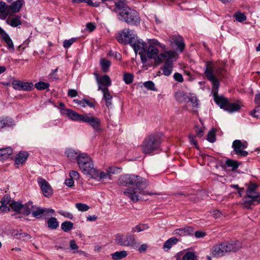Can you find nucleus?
<instances>
[{
  "label": "nucleus",
  "mask_w": 260,
  "mask_h": 260,
  "mask_svg": "<svg viewBox=\"0 0 260 260\" xmlns=\"http://www.w3.org/2000/svg\"><path fill=\"white\" fill-rule=\"evenodd\" d=\"M188 96L182 90H179L175 93V98L176 101L179 103H187Z\"/></svg>",
  "instance_id": "cd10ccee"
},
{
  "label": "nucleus",
  "mask_w": 260,
  "mask_h": 260,
  "mask_svg": "<svg viewBox=\"0 0 260 260\" xmlns=\"http://www.w3.org/2000/svg\"><path fill=\"white\" fill-rule=\"evenodd\" d=\"M24 4V0H17L13 2L11 5H10L11 13H16L19 12Z\"/></svg>",
  "instance_id": "393cba45"
},
{
  "label": "nucleus",
  "mask_w": 260,
  "mask_h": 260,
  "mask_svg": "<svg viewBox=\"0 0 260 260\" xmlns=\"http://www.w3.org/2000/svg\"><path fill=\"white\" fill-rule=\"evenodd\" d=\"M247 143L246 142H242L239 140H236L234 141L232 144V147L234 151L238 156L244 157L248 155V152L245 150L244 149L247 147Z\"/></svg>",
  "instance_id": "9d476101"
},
{
  "label": "nucleus",
  "mask_w": 260,
  "mask_h": 260,
  "mask_svg": "<svg viewBox=\"0 0 260 260\" xmlns=\"http://www.w3.org/2000/svg\"><path fill=\"white\" fill-rule=\"evenodd\" d=\"M224 243L227 253L230 252H236L242 247L241 244L238 241H232Z\"/></svg>",
  "instance_id": "6ab92c4d"
},
{
  "label": "nucleus",
  "mask_w": 260,
  "mask_h": 260,
  "mask_svg": "<svg viewBox=\"0 0 260 260\" xmlns=\"http://www.w3.org/2000/svg\"><path fill=\"white\" fill-rule=\"evenodd\" d=\"M100 64L101 66L102 71L106 73L108 71L109 67H110V66L111 64V62L110 60H109L106 58H102L101 59Z\"/></svg>",
  "instance_id": "58836bf2"
},
{
  "label": "nucleus",
  "mask_w": 260,
  "mask_h": 260,
  "mask_svg": "<svg viewBox=\"0 0 260 260\" xmlns=\"http://www.w3.org/2000/svg\"><path fill=\"white\" fill-rule=\"evenodd\" d=\"M77 163L80 169L85 174L93 175L97 174L91 158L85 153L79 154Z\"/></svg>",
  "instance_id": "0eeeda50"
},
{
  "label": "nucleus",
  "mask_w": 260,
  "mask_h": 260,
  "mask_svg": "<svg viewBox=\"0 0 260 260\" xmlns=\"http://www.w3.org/2000/svg\"><path fill=\"white\" fill-rule=\"evenodd\" d=\"M225 165L228 167L232 168L233 170H235L238 168L239 165L237 161L231 159H228L226 160Z\"/></svg>",
  "instance_id": "a18cd8bd"
},
{
  "label": "nucleus",
  "mask_w": 260,
  "mask_h": 260,
  "mask_svg": "<svg viewBox=\"0 0 260 260\" xmlns=\"http://www.w3.org/2000/svg\"><path fill=\"white\" fill-rule=\"evenodd\" d=\"M66 114L72 120L82 122L84 114H79L76 111L67 109L66 110Z\"/></svg>",
  "instance_id": "aec40b11"
},
{
  "label": "nucleus",
  "mask_w": 260,
  "mask_h": 260,
  "mask_svg": "<svg viewBox=\"0 0 260 260\" xmlns=\"http://www.w3.org/2000/svg\"><path fill=\"white\" fill-rule=\"evenodd\" d=\"M73 228V223L69 221H65L61 224V228L64 232H68Z\"/></svg>",
  "instance_id": "37998d69"
},
{
  "label": "nucleus",
  "mask_w": 260,
  "mask_h": 260,
  "mask_svg": "<svg viewBox=\"0 0 260 260\" xmlns=\"http://www.w3.org/2000/svg\"><path fill=\"white\" fill-rule=\"evenodd\" d=\"M64 183L67 186L69 187H72L74 185V181L71 178L69 179H67L65 180Z\"/></svg>",
  "instance_id": "0e129e2a"
},
{
  "label": "nucleus",
  "mask_w": 260,
  "mask_h": 260,
  "mask_svg": "<svg viewBox=\"0 0 260 260\" xmlns=\"http://www.w3.org/2000/svg\"><path fill=\"white\" fill-rule=\"evenodd\" d=\"M58 213L60 214L61 215L68 218L69 219H72L73 218V215L72 213L70 212H66L62 211H58Z\"/></svg>",
  "instance_id": "052dcab7"
},
{
  "label": "nucleus",
  "mask_w": 260,
  "mask_h": 260,
  "mask_svg": "<svg viewBox=\"0 0 260 260\" xmlns=\"http://www.w3.org/2000/svg\"><path fill=\"white\" fill-rule=\"evenodd\" d=\"M129 45L132 47L136 53H139L142 63L147 64V57L145 54V50L147 44L142 40L138 39L136 36L133 37L129 41Z\"/></svg>",
  "instance_id": "6e6552de"
},
{
  "label": "nucleus",
  "mask_w": 260,
  "mask_h": 260,
  "mask_svg": "<svg viewBox=\"0 0 260 260\" xmlns=\"http://www.w3.org/2000/svg\"><path fill=\"white\" fill-rule=\"evenodd\" d=\"M77 40V38H73L69 40H66L63 42V46L64 48H69Z\"/></svg>",
  "instance_id": "864d4df0"
},
{
  "label": "nucleus",
  "mask_w": 260,
  "mask_h": 260,
  "mask_svg": "<svg viewBox=\"0 0 260 260\" xmlns=\"http://www.w3.org/2000/svg\"><path fill=\"white\" fill-rule=\"evenodd\" d=\"M193 229L191 226H185L182 228L178 229L174 231L175 234L181 236L191 235L193 234Z\"/></svg>",
  "instance_id": "b1692460"
},
{
  "label": "nucleus",
  "mask_w": 260,
  "mask_h": 260,
  "mask_svg": "<svg viewBox=\"0 0 260 260\" xmlns=\"http://www.w3.org/2000/svg\"><path fill=\"white\" fill-rule=\"evenodd\" d=\"M182 260H198V258L195 252L188 251L183 255Z\"/></svg>",
  "instance_id": "c03bdc74"
},
{
  "label": "nucleus",
  "mask_w": 260,
  "mask_h": 260,
  "mask_svg": "<svg viewBox=\"0 0 260 260\" xmlns=\"http://www.w3.org/2000/svg\"><path fill=\"white\" fill-rule=\"evenodd\" d=\"M68 95L71 98H74L78 95L77 91L73 89H70L68 91Z\"/></svg>",
  "instance_id": "e2e57ef3"
},
{
  "label": "nucleus",
  "mask_w": 260,
  "mask_h": 260,
  "mask_svg": "<svg viewBox=\"0 0 260 260\" xmlns=\"http://www.w3.org/2000/svg\"><path fill=\"white\" fill-rule=\"evenodd\" d=\"M134 76L130 73H125L123 74V80L127 84L132 83L133 81Z\"/></svg>",
  "instance_id": "09e8293b"
},
{
  "label": "nucleus",
  "mask_w": 260,
  "mask_h": 260,
  "mask_svg": "<svg viewBox=\"0 0 260 260\" xmlns=\"http://www.w3.org/2000/svg\"><path fill=\"white\" fill-rule=\"evenodd\" d=\"M215 133V132L214 130H211L208 133L207 140L209 142L211 143H213L215 141L216 138Z\"/></svg>",
  "instance_id": "603ef678"
},
{
  "label": "nucleus",
  "mask_w": 260,
  "mask_h": 260,
  "mask_svg": "<svg viewBox=\"0 0 260 260\" xmlns=\"http://www.w3.org/2000/svg\"><path fill=\"white\" fill-rule=\"evenodd\" d=\"M211 213L215 218H220L222 215V213L218 210H214L211 212Z\"/></svg>",
  "instance_id": "680f3d73"
},
{
  "label": "nucleus",
  "mask_w": 260,
  "mask_h": 260,
  "mask_svg": "<svg viewBox=\"0 0 260 260\" xmlns=\"http://www.w3.org/2000/svg\"><path fill=\"white\" fill-rule=\"evenodd\" d=\"M173 58L167 57L165 59L166 61L165 62L164 66L161 68L162 74L166 76H169L172 72L173 63L171 61Z\"/></svg>",
  "instance_id": "412c9836"
},
{
  "label": "nucleus",
  "mask_w": 260,
  "mask_h": 260,
  "mask_svg": "<svg viewBox=\"0 0 260 260\" xmlns=\"http://www.w3.org/2000/svg\"><path fill=\"white\" fill-rule=\"evenodd\" d=\"M206 235V233L201 231H197L194 233V236L197 238H203Z\"/></svg>",
  "instance_id": "338daca9"
},
{
  "label": "nucleus",
  "mask_w": 260,
  "mask_h": 260,
  "mask_svg": "<svg viewBox=\"0 0 260 260\" xmlns=\"http://www.w3.org/2000/svg\"><path fill=\"white\" fill-rule=\"evenodd\" d=\"M189 102L191 103L193 107H198L199 103L197 98L196 96L188 97V102Z\"/></svg>",
  "instance_id": "6e6d98bb"
},
{
  "label": "nucleus",
  "mask_w": 260,
  "mask_h": 260,
  "mask_svg": "<svg viewBox=\"0 0 260 260\" xmlns=\"http://www.w3.org/2000/svg\"><path fill=\"white\" fill-rule=\"evenodd\" d=\"M70 176L73 180H78L80 177L79 174L77 171L74 170H72L70 172Z\"/></svg>",
  "instance_id": "bf43d9fd"
},
{
  "label": "nucleus",
  "mask_w": 260,
  "mask_h": 260,
  "mask_svg": "<svg viewBox=\"0 0 260 260\" xmlns=\"http://www.w3.org/2000/svg\"><path fill=\"white\" fill-rule=\"evenodd\" d=\"M103 99L105 101L106 107L108 108L112 107V99L113 96L111 95L109 90L103 91Z\"/></svg>",
  "instance_id": "bb28decb"
},
{
  "label": "nucleus",
  "mask_w": 260,
  "mask_h": 260,
  "mask_svg": "<svg viewBox=\"0 0 260 260\" xmlns=\"http://www.w3.org/2000/svg\"><path fill=\"white\" fill-rule=\"evenodd\" d=\"M14 89L18 90L31 91L34 88L32 83L24 82L19 80H14L12 83Z\"/></svg>",
  "instance_id": "ddd939ff"
},
{
  "label": "nucleus",
  "mask_w": 260,
  "mask_h": 260,
  "mask_svg": "<svg viewBox=\"0 0 260 260\" xmlns=\"http://www.w3.org/2000/svg\"><path fill=\"white\" fill-rule=\"evenodd\" d=\"M234 17L236 20L240 22H243L246 19V17L244 13L240 12H236L234 15Z\"/></svg>",
  "instance_id": "3c124183"
},
{
  "label": "nucleus",
  "mask_w": 260,
  "mask_h": 260,
  "mask_svg": "<svg viewBox=\"0 0 260 260\" xmlns=\"http://www.w3.org/2000/svg\"><path fill=\"white\" fill-rule=\"evenodd\" d=\"M82 122L89 124L94 131H99L101 129V120L99 118L93 116L90 114H84Z\"/></svg>",
  "instance_id": "9b49d317"
},
{
  "label": "nucleus",
  "mask_w": 260,
  "mask_h": 260,
  "mask_svg": "<svg viewBox=\"0 0 260 260\" xmlns=\"http://www.w3.org/2000/svg\"><path fill=\"white\" fill-rule=\"evenodd\" d=\"M257 188L258 185L254 183H250L248 185L246 195L243 199L244 208L250 209L255 202L258 201L259 193L257 191Z\"/></svg>",
  "instance_id": "39448f33"
},
{
  "label": "nucleus",
  "mask_w": 260,
  "mask_h": 260,
  "mask_svg": "<svg viewBox=\"0 0 260 260\" xmlns=\"http://www.w3.org/2000/svg\"><path fill=\"white\" fill-rule=\"evenodd\" d=\"M224 69L222 67L215 66L213 62H207L204 74L207 79L212 83V92L214 100L220 108L224 109L228 106L229 101L223 96H218V91L219 87V79L223 75Z\"/></svg>",
  "instance_id": "f03ea898"
},
{
  "label": "nucleus",
  "mask_w": 260,
  "mask_h": 260,
  "mask_svg": "<svg viewBox=\"0 0 260 260\" xmlns=\"http://www.w3.org/2000/svg\"><path fill=\"white\" fill-rule=\"evenodd\" d=\"M178 242V239L175 237L170 238L167 240L164 245L163 248L166 250L170 249L173 245L175 244Z\"/></svg>",
  "instance_id": "ea45409f"
},
{
  "label": "nucleus",
  "mask_w": 260,
  "mask_h": 260,
  "mask_svg": "<svg viewBox=\"0 0 260 260\" xmlns=\"http://www.w3.org/2000/svg\"><path fill=\"white\" fill-rule=\"evenodd\" d=\"M12 13L11 16H9L6 20V23L8 25L13 27H17L21 25L22 23L21 21V16L17 15H13Z\"/></svg>",
  "instance_id": "a211bd4d"
},
{
  "label": "nucleus",
  "mask_w": 260,
  "mask_h": 260,
  "mask_svg": "<svg viewBox=\"0 0 260 260\" xmlns=\"http://www.w3.org/2000/svg\"><path fill=\"white\" fill-rule=\"evenodd\" d=\"M127 255V251L125 250L116 251L111 254L112 257L114 260H119L125 257Z\"/></svg>",
  "instance_id": "4c0bfd02"
},
{
  "label": "nucleus",
  "mask_w": 260,
  "mask_h": 260,
  "mask_svg": "<svg viewBox=\"0 0 260 260\" xmlns=\"http://www.w3.org/2000/svg\"><path fill=\"white\" fill-rule=\"evenodd\" d=\"M96 80L98 85V90L102 91L109 90L108 87L111 85V80L108 75H104L101 78L96 75Z\"/></svg>",
  "instance_id": "f8f14e48"
},
{
  "label": "nucleus",
  "mask_w": 260,
  "mask_h": 260,
  "mask_svg": "<svg viewBox=\"0 0 260 260\" xmlns=\"http://www.w3.org/2000/svg\"><path fill=\"white\" fill-rule=\"evenodd\" d=\"M10 207H11L16 212H20L21 209L23 208V205L18 202L12 201L11 204H10Z\"/></svg>",
  "instance_id": "de8ad7c7"
},
{
  "label": "nucleus",
  "mask_w": 260,
  "mask_h": 260,
  "mask_svg": "<svg viewBox=\"0 0 260 260\" xmlns=\"http://www.w3.org/2000/svg\"><path fill=\"white\" fill-rule=\"evenodd\" d=\"M54 213L52 209L37 207L36 210H32V216L34 217L39 219L44 216H49Z\"/></svg>",
  "instance_id": "4468645a"
},
{
  "label": "nucleus",
  "mask_w": 260,
  "mask_h": 260,
  "mask_svg": "<svg viewBox=\"0 0 260 260\" xmlns=\"http://www.w3.org/2000/svg\"><path fill=\"white\" fill-rule=\"evenodd\" d=\"M115 241L118 245L122 246H134L136 244L135 236L129 233L116 235Z\"/></svg>",
  "instance_id": "1a4fd4ad"
},
{
  "label": "nucleus",
  "mask_w": 260,
  "mask_h": 260,
  "mask_svg": "<svg viewBox=\"0 0 260 260\" xmlns=\"http://www.w3.org/2000/svg\"><path fill=\"white\" fill-rule=\"evenodd\" d=\"M213 256L220 257L227 254L224 242L214 245L211 249Z\"/></svg>",
  "instance_id": "dca6fc26"
},
{
  "label": "nucleus",
  "mask_w": 260,
  "mask_h": 260,
  "mask_svg": "<svg viewBox=\"0 0 260 260\" xmlns=\"http://www.w3.org/2000/svg\"><path fill=\"white\" fill-rule=\"evenodd\" d=\"M173 77L174 80L176 81H178V82L182 83L183 81V77L182 74L180 73H175L173 76Z\"/></svg>",
  "instance_id": "13d9d810"
},
{
  "label": "nucleus",
  "mask_w": 260,
  "mask_h": 260,
  "mask_svg": "<svg viewBox=\"0 0 260 260\" xmlns=\"http://www.w3.org/2000/svg\"><path fill=\"white\" fill-rule=\"evenodd\" d=\"M161 143V139L157 134H151L147 137L142 145V150L145 154L151 153L159 149Z\"/></svg>",
  "instance_id": "423d86ee"
},
{
  "label": "nucleus",
  "mask_w": 260,
  "mask_h": 260,
  "mask_svg": "<svg viewBox=\"0 0 260 260\" xmlns=\"http://www.w3.org/2000/svg\"><path fill=\"white\" fill-rule=\"evenodd\" d=\"M12 235L15 239L22 240H27L31 238L30 235L22 232V231L14 230L12 232Z\"/></svg>",
  "instance_id": "a878e982"
},
{
  "label": "nucleus",
  "mask_w": 260,
  "mask_h": 260,
  "mask_svg": "<svg viewBox=\"0 0 260 260\" xmlns=\"http://www.w3.org/2000/svg\"><path fill=\"white\" fill-rule=\"evenodd\" d=\"M65 153L68 158L71 160H74L76 159L77 161L78 155L81 153H79L78 151H75L72 149L69 148L66 150Z\"/></svg>",
  "instance_id": "473e14b6"
},
{
  "label": "nucleus",
  "mask_w": 260,
  "mask_h": 260,
  "mask_svg": "<svg viewBox=\"0 0 260 260\" xmlns=\"http://www.w3.org/2000/svg\"><path fill=\"white\" fill-rule=\"evenodd\" d=\"M240 108V106L237 103H230L229 102L228 106L224 108V110L230 113H233L238 111Z\"/></svg>",
  "instance_id": "f704fd0d"
},
{
  "label": "nucleus",
  "mask_w": 260,
  "mask_h": 260,
  "mask_svg": "<svg viewBox=\"0 0 260 260\" xmlns=\"http://www.w3.org/2000/svg\"><path fill=\"white\" fill-rule=\"evenodd\" d=\"M13 153V150L11 147L0 149V160L8 158Z\"/></svg>",
  "instance_id": "2f4dec72"
},
{
  "label": "nucleus",
  "mask_w": 260,
  "mask_h": 260,
  "mask_svg": "<svg viewBox=\"0 0 260 260\" xmlns=\"http://www.w3.org/2000/svg\"><path fill=\"white\" fill-rule=\"evenodd\" d=\"M12 200L8 195H5L1 201L0 210L2 211L8 212L10 211V204Z\"/></svg>",
  "instance_id": "4be33fe9"
},
{
  "label": "nucleus",
  "mask_w": 260,
  "mask_h": 260,
  "mask_svg": "<svg viewBox=\"0 0 260 260\" xmlns=\"http://www.w3.org/2000/svg\"><path fill=\"white\" fill-rule=\"evenodd\" d=\"M255 103L257 106L250 112V115L253 117L258 118L259 117V103H260V94H257L255 95Z\"/></svg>",
  "instance_id": "7c9ffc66"
},
{
  "label": "nucleus",
  "mask_w": 260,
  "mask_h": 260,
  "mask_svg": "<svg viewBox=\"0 0 260 260\" xmlns=\"http://www.w3.org/2000/svg\"><path fill=\"white\" fill-rule=\"evenodd\" d=\"M99 177L101 179H111V175L107 172H101L99 174Z\"/></svg>",
  "instance_id": "4d7b16f0"
},
{
  "label": "nucleus",
  "mask_w": 260,
  "mask_h": 260,
  "mask_svg": "<svg viewBox=\"0 0 260 260\" xmlns=\"http://www.w3.org/2000/svg\"><path fill=\"white\" fill-rule=\"evenodd\" d=\"M144 86L149 90H155V85L152 81H148L144 82Z\"/></svg>",
  "instance_id": "5fc2aeb1"
},
{
  "label": "nucleus",
  "mask_w": 260,
  "mask_h": 260,
  "mask_svg": "<svg viewBox=\"0 0 260 260\" xmlns=\"http://www.w3.org/2000/svg\"><path fill=\"white\" fill-rule=\"evenodd\" d=\"M34 208L32 202H29L23 205V208L21 209L20 212L24 215H28L31 213H32Z\"/></svg>",
  "instance_id": "72a5a7b5"
},
{
  "label": "nucleus",
  "mask_w": 260,
  "mask_h": 260,
  "mask_svg": "<svg viewBox=\"0 0 260 260\" xmlns=\"http://www.w3.org/2000/svg\"><path fill=\"white\" fill-rule=\"evenodd\" d=\"M6 36L3 38L5 43L7 44V46L8 49L11 52L14 51V46L12 40L10 38L9 35H5Z\"/></svg>",
  "instance_id": "79ce46f5"
},
{
  "label": "nucleus",
  "mask_w": 260,
  "mask_h": 260,
  "mask_svg": "<svg viewBox=\"0 0 260 260\" xmlns=\"http://www.w3.org/2000/svg\"><path fill=\"white\" fill-rule=\"evenodd\" d=\"M149 226L147 224H139L136 226L133 227L132 229V232H140L143 231L147 230L149 229Z\"/></svg>",
  "instance_id": "a19ab883"
},
{
  "label": "nucleus",
  "mask_w": 260,
  "mask_h": 260,
  "mask_svg": "<svg viewBox=\"0 0 260 260\" xmlns=\"http://www.w3.org/2000/svg\"><path fill=\"white\" fill-rule=\"evenodd\" d=\"M86 28L91 32L94 30L95 25L94 23L89 22L86 24Z\"/></svg>",
  "instance_id": "69168bd1"
},
{
  "label": "nucleus",
  "mask_w": 260,
  "mask_h": 260,
  "mask_svg": "<svg viewBox=\"0 0 260 260\" xmlns=\"http://www.w3.org/2000/svg\"><path fill=\"white\" fill-rule=\"evenodd\" d=\"M0 13L4 15V19L8 16H11L10 6L6 4L5 2H0Z\"/></svg>",
  "instance_id": "c756f323"
},
{
  "label": "nucleus",
  "mask_w": 260,
  "mask_h": 260,
  "mask_svg": "<svg viewBox=\"0 0 260 260\" xmlns=\"http://www.w3.org/2000/svg\"><path fill=\"white\" fill-rule=\"evenodd\" d=\"M38 182L43 194L47 198H50L52 194V189L49 183L42 178L38 179Z\"/></svg>",
  "instance_id": "2eb2a0df"
},
{
  "label": "nucleus",
  "mask_w": 260,
  "mask_h": 260,
  "mask_svg": "<svg viewBox=\"0 0 260 260\" xmlns=\"http://www.w3.org/2000/svg\"><path fill=\"white\" fill-rule=\"evenodd\" d=\"M118 14V19L127 23L135 25L140 24L141 20L137 11L127 7L125 3L116 4V8L113 10Z\"/></svg>",
  "instance_id": "20e7f679"
},
{
  "label": "nucleus",
  "mask_w": 260,
  "mask_h": 260,
  "mask_svg": "<svg viewBox=\"0 0 260 260\" xmlns=\"http://www.w3.org/2000/svg\"><path fill=\"white\" fill-rule=\"evenodd\" d=\"M137 35L134 33L133 30L129 29H125L123 30L121 32L120 37L117 39L118 41L120 43H125L128 42L129 44V41L133 37H136Z\"/></svg>",
  "instance_id": "f3484780"
},
{
  "label": "nucleus",
  "mask_w": 260,
  "mask_h": 260,
  "mask_svg": "<svg viewBox=\"0 0 260 260\" xmlns=\"http://www.w3.org/2000/svg\"><path fill=\"white\" fill-rule=\"evenodd\" d=\"M158 48L166 49V46L160 44L157 40L153 39L149 41L145 50V54L147 57V60L148 58L153 59L154 62L158 64L161 63L167 57L169 58L174 57L175 53L171 50L165 51L164 53L158 54Z\"/></svg>",
  "instance_id": "7ed1b4c3"
},
{
  "label": "nucleus",
  "mask_w": 260,
  "mask_h": 260,
  "mask_svg": "<svg viewBox=\"0 0 260 260\" xmlns=\"http://www.w3.org/2000/svg\"><path fill=\"white\" fill-rule=\"evenodd\" d=\"M28 153L26 151L20 152L16 156L15 164L17 165L23 164L27 159Z\"/></svg>",
  "instance_id": "c85d7f7f"
},
{
  "label": "nucleus",
  "mask_w": 260,
  "mask_h": 260,
  "mask_svg": "<svg viewBox=\"0 0 260 260\" xmlns=\"http://www.w3.org/2000/svg\"><path fill=\"white\" fill-rule=\"evenodd\" d=\"M189 141H190V143L192 145H194L197 149H199L198 146V144H197V142L194 139V137L190 135L189 136Z\"/></svg>",
  "instance_id": "774afa93"
},
{
  "label": "nucleus",
  "mask_w": 260,
  "mask_h": 260,
  "mask_svg": "<svg viewBox=\"0 0 260 260\" xmlns=\"http://www.w3.org/2000/svg\"><path fill=\"white\" fill-rule=\"evenodd\" d=\"M118 184L123 186L131 185L134 187L133 188H127L123 192L124 194L134 202H137L139 200L140 194H152L143 190L147 186V182L145 179L138 175L126 174L121 176L118 179Z\"/></svg>",
  "instance_id": "f257e3e1"
},
{
  "label": "nucleus",
  "mask_w": 260,
  "mask_h": 260,
  "mask_svg": "<svg viewBox=\"0 0 260 260\" xmlns=\"http://www.w3.org/2000/svg\"><path fill=\"white\" fill-rule=\"evenodd\" d=\"M174 43L177 46L180 52H182L184 47L185 44L183 39L181 37H175L173 39Z\"/></svg>",
  "instance_id": "e433bc0d"
},
{
  "label": "nucleus",
  "mask_w": 260,
  "mask_h": 260,
  "mask_svg": "<svg viewBox=\"0 0 260 260\" xmlns=\"http://www.w3.org/2000/svg\"><path fill=\"white\" fill-rule=\"evenodd\" d=\"M49 84L48 83L40 81L35 84L34 87L37 89L42 90L47 89L49 87Z\"/></svg>",
  "instance_id": "49530a36"
},
{
  "label": "nucleus",
  "mask_w": 260,
  "mask_h": 260,
  "mask_svg": "<svg viewBox=\"0 0 260 260\" xmlns=\"http://www.w3.org/2000/svg\"><path fill=\"white\" fill-rule=\"evenodd\" d=\"M48 227L51 230H55L59 226V222L55 217H51L47 220Z\"/></svg>",
  "instance_id": "c9c22d12"
},
{
  "label": "nucleus",
  "mask_w": 260,
  "mask_h": 260,
  "mask_svg": "<svg viewBox=\"0 0 260 260\" xmlns=\"http://www.w3.org/2000/svg\"><path fill=\"white\" fill-rule=\"evenodd\" d=\"M15 124L13 119L8 116H2L0 117V130L5 127H9Z\"/></svg>",
  "instance_id": "5701e85b"
},
{
  "label": "nucleus",
  "mask_w": 260,
  "mask_h": 260,
  "mask_svg": "<svg viewBox=\"0 0 260 260\" xmlns=\"http://www.w3.org/2000/svg\"><path fill=\"white\" fill-rule=\"evenodd\" d=\"M76 208L81 212H85L89 209V207L86 204L76 203L75 204Z\"/></svg>",
  "instance_id": "8fccbe9b"
}]
</instances>
